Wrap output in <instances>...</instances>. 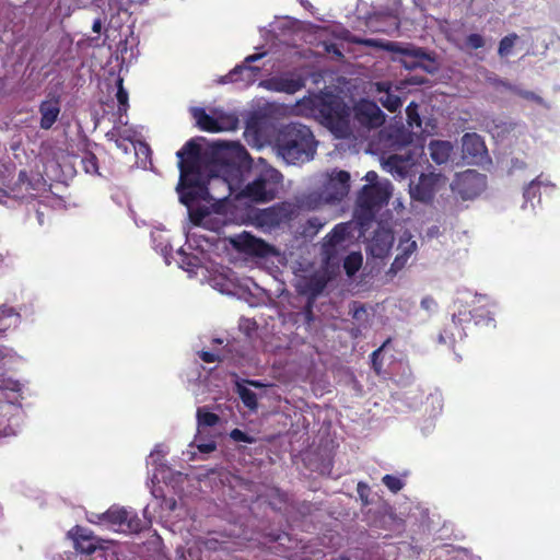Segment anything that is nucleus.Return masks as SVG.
<instances>
[{"instance_id": "59", "label": "nucleus", "mask_w": 560, "mask_h": 560, "mask_svg": "<svg viewBox=\"0 0 560 560\" xmlns=\"http://www.w3.org/2000/svg\"><path fill=\"white\" fill-rule=\"evenodd\" d=\"M341 560H349L348 558H342Z\"/></svg>"}, {"instance_id": "26", "label": "nucleus", "mask_w": 560, "mask_h": 560, "mask_svg": "<svg viewBox=\"0 0 560 560\" xmlns=\"http://www.w3.org/2000/svg\"><path fill=\"white\" fill-rule=\"evenodd\" d=\"M347 235V225L337 224L325 237V247H335L345 241Z\"/></svg>"}, {"instance_id": "8", "label": "nucleus", "mask_w": 560, "mask_h": 560, "mask_svg": "<svg viewBox=\"0 0 560 560\" xmlns=\"http://www.w3.org/2000/svg\"><path fill=\"white\" fill-rule=\"evenodd\" d=\"M349 172L342 170H334L330 174H328V178L325 182L318 198L328 203L339 202L349 194Z\"/></svg>"}, {"instance_id": "44", "label": "nucleus", "mask_w": 560, "mask_h": 560, "mask_svg": "<svg viewBox=\"0 0 560 560\" xmlns=\"http://www.w3.org/2000/svg\"><path fill=\"white\" fill-rule=\"evenodd\" d=\"M467 44L474 49H479L483 47L485 40L483 37L479 34H470L467 37Z\"/></svg>"}, {"instance_id": "20", "label": "nucleus", "mask_w": 560, "mask_h": 560, "mask_svg": "<svg viewBox=\"0 0 560 560\" xmlns=\"http://www.w3.org/2000/svg\"><path fill=\"white\" fill-rule=\"evenodd\" d=\"M462 148L465 156L478 158L486 152L483 139L477 133H465L462 138Z\"/></svg>"}, {"instance_id": "11", "label": "nucleus", "mask_w": 560, "mask_h": 560, "mask_svg": "<svg viewBox=\"0 0 560 560\" xmlns=\"http://www.w3.org/2000/svg\"><path fill=\"white\" fill-rule=\"evenodd\" d=\"M330 277L327 271H316L304 280L300 288V293L307 295L306 314L312 315V308L315 300L324 292Z\"/></svg>"}, {"instance_id": "41", "label": "nucleus", "mask_w": 560, "mask_h": 560, "mask_svg": "<svg viewBox=\"0 0 560 560\" xmlns=\"http://www.w3.org/2000/svg\"><path fill=\"white\" fill-rule=\"evenodd\" d=\"M350 314L352 318L361 320L366 315V308L363 304L354 301L350 306Z\"/></svg>"}, {"instance_id": "33", "label": "nucleus", "mask_w": 560, "mask_h": 560, "mask_svg": "<svg viewBox=\"0 0 560 560\" xmlns=\"http://www.w3.org/2000/svg\"><path fill=\"white\" fill-rule=\"evenodd\" d=\"M386 165L389 167L390 172H395L399 176H405L407 174L406 160L397 154L390 155L386 161Z\"/></svg>"}, {"instance_id": "36", "label": "nucleus", "mask_w": 560, "mask_h": 560, "mask_svg": "<svg viewBox=\"0 0 560 560\" xmlns=\"http://www.w3.org/2000/svg\"><path fill=\"white\" fill-rule=\"evenodd\" d=\"M516 39H517L516 34H510L508 36H504L500 40L499 49H498V54L500 55V57H508L511 54Z\"/></svg>"}, {"instance_id": "48", "label": "nucleus", "mask_w": 560, "mask_h": 560, "mask_svg": "<svg viewBox=\"0 0 560 560\" xmlns=\"http://www.w3.org/2000/svg\"><path fill=\"white\" fill-rule=\"evenodd\" d=\"M198 450L202 453H210L215 450V444L213 442L199 444Z\"/></svg>"}, {"instance_id": "3", "label": "nucleus", "mask_w": 560, "mask_h": 560, "mask_svg": "<svg viewBox=\"0 0 560 560\" xmlns=\"http://www.w3.org/2000/svg\"><path fill=\"white\" fill-rule=\"evenodd\" d=\"M316 144L312 130L300 122L283 125L275 139L279 155L291 164L312 160L316 152Z\"/></svg>"}, {"instance_id": "17", "label": "nucleus", "mask_w": 560, "mask_h": 560, "mask_svg": "<svg viewBox=\"0 0 560 560\" xmlns=\"http://www.w3.org/2000/svg\"><path fill=\"white\" fill-rule=\"evenodd\" d=\"M232 243L237 250L252 256L267 257L271 253V246L269 244L248 233L238 235Z\"/></svg>"}, {"instance_id": "52", "label": "nucleus", "mask_w": 560, "mask_h": 560, "mask_svg": "<svg viewBox=\"0 0 560 560\" xmlns=\"http://www.w3.org/2000/svg\"><path fill=\"white\" fill-rule=\"evenodd\" d=\"M317 199H318V198H317L316 196L310 195V196L307 197V202H306V203H307L310 207L315 208V207H316V205H317Z\"/></svg>"}, {"instance_id": "46", "label": "nucleus", "mask_w": 560, "mask_h": 560, "mask_svg": "<svg viewBox=\"0 0 560 560\" xmlns=\"http://www.w3.org/2000/svg\"><path fill=\"white\" fill-rule=\"evenodd\" d=\"M199 358L206 363H213L220 361V357L210 351H201Z\"/></svg>"}, {"instance_id": "57", "label": "nucleus", "mask_w": 560, "mask_h": 560, "mask_svg": "<svg viewBox=\"0 0 560 560\" xmlns=\"http://www.w3.org/2000/svg\"><path fill=\"white\" fill-rule=\"evenodd\" d=\"M365 43H366L368 45H371V46H375V45H376V43H375V42H373V40H366Z\"/></svg>"}, {"instance_id": "6", "label": "nucleus", "mask_w": 560, "mask_h": 560, "mask_svg": "<svg viewBox=\"0 0 560 560\" xmlns=\"http://www.w3.org/2000/svg\"><path fill=\"white\" fill-rule=\"evenodd\" d=\"M95 524L106 523L116 530L137 534L142 529V521L136 512L125 508L112 506L106 512L97 515Z\"/></svg>"}, {"instance_id": "23", "label": "nucleus", "mask_w": 560, "mask_h": 560, "mask_svg": "<svg viewBox=\"0 0 560 560\" xmlns=\"http://www.w3.org/2000/svg\"><path fill=\"white\" fill-rule=\"evenodd\" d=\"M192 117L195 118L197 126L208 132H219L222 130L219 121L210 116L205 108L194 107L191 109Z\"/></svg>"}, {"instance_id": "25", "label": "nucleus", "mask_w": 560, "mask_h": 560, "mask_svg": "<svg viewBox=\"0 0 560 560\" xmlns=\"http://www.w3.org/2000/svg\"><path fill=\"white\" fill-rule=\"evenodd\" d=\"M460 324L454 326L453 324L446 326L438 336V342L441 345L453 346L456 341V336L463 337L464 332L459 329Z\"/></svg>"}, {"instance_id": "55", "label": "nucleus", "mask_w": 560, "mask_h": 560, "mask_svg": "<svg viewBox=\"0 0 560 560\" xmlns=\"http://www.w3.org/2000/svg\"><path fill=\"white\" fill-rule=\"evenodd\" d=\"M140 148L143 149L145 152L150 151L149 147L144 143H140Z\"/></svg>"}, {"instance_id": "1", "label": "nucleus", "mask_w": 560, "mask_h": 560, "mask_svg": "<svg viewBox=\"0 0 560 560\" xmlns=\"http://www.w3.org/2000/svg\"><path fill=\"white\" fill-rule=\"evenodd\" d=\"M203 137L188 140L177 151L179 180L176 190L179 201L189 207L192 201H209L211 199L208 180L202 174V165L209 164L219 171L231 173L240 170L242 163L248 158V152L240 143L213 142L202 151Z\"/></svg>"}, {"instance_id": "18", "label": "nucleus", "mask_w": 560, "mask_h": 560, "mask_svg": "<svg viewBox=\"0 0 560 560\" xmlns=\"http://www.w3.org/2000/svg\"><path fill=\"white\" fill-rule=\"evenodd\" d=\"M60 97L57 95L50 98L44 100L39 104L40 121L39 126L42 129L48 130L57 121L60 114Z\"/></svg>"}, {"instance_id": "39", "label": "nucleus", "mask_w": 560, "mask_h": 560, "mask_svg": "<svg viewBox=\"0 0 560 560\" xmlns=\"http://www.w3.org/2000/svg\"><path fill=\"white\" fill-rule=\"evenodd\" d=\"M82 164L84 171L89 174H97L98 173V161L95 154L89 152L82 159Z\"/></svg>"}, {"instance_id": "12", "label": "nucleus", "mask_w": 560, "mask_h": 560, "mask_svg": "<svg viewBox=\"0 0 560 560\" xmlns=\"http://www.w3.org/2000/svg\"><path fill=\"white\" fill-rule=\"evenodd\" d=\"M355 120L368 128H378L385 122V115L373 101L362 100L353 108Z\"/></svg>"}, {"instance_id": "14", "label": "nucleus", "mask_w": 560, "mask_h": 560, "mask_svg": "<svg viewBox=\"0 0 560 560\" xmlns=\"http://www.w3.org/2000/svg\"><path fill=\"white\" fill-rule=\"evenodd\" d=\"M440 175L434 173L421 174L416 184L410 185V196L421 202H430L435 196Z\"/></svg>"}, {"instance_id": "42", "label": "nucleus", "mask_w": 560, "mask_h": 560, "mask_svg": "<svg viewBox=\"0 0 560 560\" xmlns=\"http://www.w3.org/2000/svg\"><path fill=\"white\" fill-rule=\"evenodd\" d=\"M230 436L235 442L253 443L255 441L252 436L240 429H233L230 433Z\"/></svg>"}, {"instance_id": "34", "label": "nucleus", "mask_w": 560, "mask_h": 560, "mask_svg": "<svg viewBox=\"0 0 560 560\" xmlns=\"http://www.w3.org/2000/svg\"><path fill=\"white\" fill-rule=\"evenodd\" d=\"M325 224L326 222L320 218L312 217L307 219L306 222L304 223L303 234L306 236H314L323 229Z\"/></svg>"}, {"instance_id": "49", "label": "nucleus", "mask_w": 560, "mask_h": 560, "mask_svg": "<svg viewBox=\"0 0 560 560\" xmlns=\"http://www.w3.org/2000/svg\"><path fill=\"white\" fill-rule=\"evenodd\" d=\"M434 305H435V301L431 296L423 298L422 301H421V306L424 310H430Z\"/></svg>"}, {"instance_id": "5", "label": "nucleus", "mask_w": 560, "mask_h": 560, "mask_svg": "<svg viewBox=\"0 0 560 560\" xmlns=\"http://www.w3.org/2000/svg\"><path fill=\"white\" fill-rule=\"evenodd\" d=\"M388 185L366 184L358 194L355 217L363 226L374 220L378 210L388 202Z\"/></svg>"}, {"instance_id": "2", "label": "nucleus", "mask_w": 560, "mask_h": 560, "mask_svg": "<svg viewBox=\"0 0 560 560\" xmlns=\"http://www.w3.org/2000/svg\"><path fill=\"white\" fill-rule=\"evenodd\" d=\"M312 116L337 139H347L352 133L351 108L334 93H320L303 100Z\"/></svg>"}, {"instance_id": "38", "label": "nucleus", "mask_w": 560, "mask_h": 560, "mask_svg": "<svg viewBox=\"0 0 560 560\" xmlns=\"http://www.w3.org/2000/svg\"><path fill=\"white\" fill-rule=\"evenodd\" d=\"M382 482L393 493H398L405 486L404 481L394 475H385L382 478Z\"/></svg>"}, {"instance_id": "28", "label": "nucleus", "mask_w": 560, "mask_h": 560, "mask_svg": "<svg viewBox=\"0 0 560 560\" xmlns=\"http://www.w3.org/2000/svg\"><path fill=\"white\" fill-rule=\"evenodd\" d=\"M494 84L497 86H503L506 90L512 91L513 93H515L516 95L521 96L522 98H525V100H528V101H534V102L539 103V104L542 102L541 97L538 96L537 94H535L534 92L526 91V90H521V89H518L516 86H513L511 83H509L506 81L495 80Z\"/></svg>"}, {"instance_id": "35", "label": "nucleus", "mask_w": 560, "mask_h": 560, "mask_svg": "<svg viewBox=\"0 0 560 560\" xmlns=\"http://www.w3.org/2000/svg\"><path fill=\"white\" fill-rule=\"evenodd\" d=\"M362 264V256L360 254H350L346 257L343 262V268L347 272V275L352 276L354 275L361 267Z\"/></svg>"}, {"instance_id": "27", "label": "nucleus", "mask_w": 560, "mask_h": 560, "mask_svg": "<svg viewBox=\"0 0 560 560\" xmlns=\"http://www.w3.org/2000/svg\"><path fill=\"white\" fill-rule=\"evenodd\" d=\"M219 421L220 417L217 413L209 411L206 407H199L197 409V422L199 429L214 427Z\"/></svg>"}, {"instance_id": "50", "label": "nucleus", "mask_w": 560, "mask_h": 560, "mask_svg": "<svg viewBox=\"0 0 560 560\" xmlns=\"http://www.w3.org/2000/svg\"><path fill=\"white\" fill-rule=\"evenodd\" d=\"M377 174L374 171H370L365 175V179L370 182V184H375L374 182L377 179Z\"/></svg>"}, {"instance_id": "15", "label": "nucleus", "mask_w": 560, "mask_h": 560, "mask_svg": "<svg viewBox=\"0 0 560 560\" xmlns=\"http://www.w3.org/2000/svg\"><path fill=\"white\" fill-rule=\"evenodd\" d=\"M386 49L401 55V65L408 70L423 68V62L431 60L422 48L401 47L397 43H388Z\"/></svg>"}, {"instance_id": "32", "label": "nucleus", "mask_w": 560, "mask_h": 560, "mask_svg": "<svg viewBox=\"0 0 560 560\" xmlns=\"http://www.w3.org/2000/svg\"><path fill=\"white\" fill-rule=\"evenodd\" d=\"M194 202L195 201H192L190 206L187 207L189 211V220L194 225L199 226L202 224L206 217L210 214V211L207 207L192 208Z\"/></svg>"}, {"instance_id": "47", "label": "nucleus", "mask_w": 560, "mask_h": 560, "mask_svg": "<svg viewBox=\"0 0 560 560\" xmlns=\"http://www.w3.org/2000/svg\"><path fill=\"white\" fill-rule=\"evenodd\" d=\"M537 187L534 185V183L529 184L523 192V196L526 201L532 200V198L536 197Z\"/></svg>"}, {"instance_id": "13", "label": "nucleus", "mask_w": 560, "mask_h": 560, "mask_svg": "<svg viewBox=\"0 0 560 560\" xmlns=\"http://www.w3.org/2000/svg\"><path fill=\"white\" fill-rule=\"evenodd\" d=\"M262 56V54H254L247 56L242 65L235 66L226 75L222 78V83H253L260 72V68L252 66L250 63L259 60Z\"/></svg>"}, {"instance_id": "56", "label": "nucleus", "mask_w": 560, "mask_h": 560, "mask_svg": "<svg viewBox=\"0 0 560 560\" xmlns=\"http://www.w3.org/2000/svg\"><path fill=\"white\" fill-rule=\"evenodd\" d=\"M97 515H98V514H93V517H94V518H92V517H91V518H89V521H90L91 523H95V522H97V521H98Z\"/></svg>"}, {"instance_id": "51", "label": "nucleus", "mask_w": 560, "mask_h": 560, "mask_svg": "<svg viewBox=\"0 0 560 560\" xmlns=\"http://www.w3.org/2000/svg\"><path fill=\"white\" fill-rule=\"evenodd\" d=\"M101 28H102V22L100 19H96L94 22H93V25H92V31L94 33H100L101 32Z\"/></svg>"}, {"instance_id": "37", "label": "nucleus", "mask_w": 560, "mask_h": 560, "mask_svg": "<svg viewBox=\"0 0 560 560\" xmlns=\"http://www.w3.org/2000/svg\"><path fill=\"white\" fill-rule=\"evenodd\" d=\"M399 253L407 258H410V256L416 252L417 249V242L411 240V236L408 235L407 237H401L399 245H398Z\"/></svg>"}, {"instance_id": "45", "label": "nucleus", "mask_w": 560, "mask_h": 560, "mask_svg": "<svg viewBox=\"0 0 560 560\" xmlns=\"http://www.w3.org/2000/svg\"><path fill=\"white\" fill-rule=\"evenodd\" d=\"M357 491H358V494H359L360 499L362 500L363 504L368 505L369 504V491H370L369 486L361 481L358 483Z\"/></svg>"}, {"instance_id": "58", "label": "nucleus", "mask_w": 560, "mask_h": 560, "mask_svg": "<svg viewBox=\"0 0 560 560\" xmlns=\"http://www.w3.org/2000/svg\"><path fill=\"white\" fill-rule=\"evenodd\" d=\"M252 385H255V386H258V383L256 382H250Z\"/></svg>"}, {"instance_id": "21", "label": "nucleus", "mask_w": 560, "mask_h": 560, "mask_svg": "<svg viewBox=\"0 0 560 560\" xmlns=\"http://www.w3.org/2000/svg\"><path fill=\"white\" fill-rule=\"evenodd\" d=\"M376 90L383 93L378 97V102L390 113H396L402 106L400 96L390 92V86L387 83L380 82L376 84Z\"/></svg>"}, {"instance_id": "16", "label": "nucleus", "mask_w": 560, "mask_h": 560, "mask_svg": "<svg viewBox=\"0 0 560 560\" xmlns=\"http://www.w3.org/2000/svg\"><path fill=\"white\" fill-rule=\"evenodd\" d=\"M305 85L303 77L295 73H285L272 77L266 81L268 90L279 93L294 94Z\"/></svg>"}, {"instance_id": "29", "label": "nucleus", "mask_w": 560, "mask_h": 560, "mask_svg": "<svg viewBox=\"0 0 560 560\" xmlns=\"http://www.w3.org/2000/svg\"><path fill=\"white\" fill-rule=\"evenodd\" d=\"M116 98L118 102V114L121 116L127 113L129 108V96L127 90L124 88V80L121 78L117 79V92Z\"/></svg>"}, {"instance_id": "22", "label": "nucleus", "mask_w": 560, "mask_h": 560, "mask_svg": "<svg viewBox=\"0 0 560 560\" xmlns=\"http://www.w3.org/2000/svg\"><path fill=\"white\" fill-rule=\"evenodd\" d=\"M453 145L446 140H432L429 143V152L433 162L441 165L448 161Z\"/></svg>"}, {"instance_id": "19", "label": "nucleus", "mask_w": 560, "mask_h": 560, "mask_svg": "<svg viewBox=\"0 0 560 560\" xmlns=\"http://www.w3.org/2000/svg\"><path fill=\"white\" fill-rule=\"evenodd\" d=\"M474 320L475 325H489L494 319L491 315V312L485 306L474 307L472 310L466 312L459 311L457 314H453L452 322L454 326L457 324H462L464 322Z\"/></svg>"}, {"instance_id": "43", "label": "nucleus", "mask_w": 560, "mask_h": 560, "mask_svg": "<svg viewBox=\"0 0 560 560\" xmlns=\"http://www.w3.org/2000/svg\"><path fill=\"white\" fill-rule=\"evenodd\" d=\"M408 259L409 258H407L406 256H404L399 253L395 257L394 261L392 262L389 271L393 273H397L399 270H401L406 266Z\"/></svg>"}, {"instance_id": "9", "label": "nucleus", "mask_w": 560, "mask_h": 560, "mask_svg": "<svg viewBox=\"0 0 560 560\" xmlns=\"http://www.w3.org/2000/svg\"><path fill=\"white\" fill-rule=\"evenodd\" d=\"M455 186L463 199H474L483 190L486 176L475 170H467L457 176Z\"/></svg>"}, {"instance_id": "10", "label": "nucleus", "mask_w": 560, "mask_h": 560, "mask_svg": "<svg viewBox=\"0 0 560 560\" xmlns=\"http://www.w3.org/2000/svg\"><path fill=\"white\" fill-rule=\"evenodd\" d=\"M69 536L72 537L74 542V549L84 555L96 553L94 560H103L105 558V551L100 546L98 540L88 529L77 525L70 532Z\"/></svg>"}, {"instance_id": "31", "label": "nucleus", "mask_w": 560, "mask_h": 560, "mask_svg": "<svg viewBox=\"0 0 560 560\" xmlns=\"http://www.w3.org/2000/svg\"><path fill=\"white\" fill-rule=\"evenodd\" d=\"M407 124L409 127H421L422 120L419 115V105L416 102H410L406 107Z\"/></svg>"}, {"instance_id": "40", "label": "nucleus", "mask_w": 560, "mask_h": 560, "mask_svg": "<svg viewBox=\"0 0 560 560\" xmlns=\"http://www.w3.org/2000/svg\"><path fill=\"white\" fill-rule=\"evenodd\" d=\"M390 342V338H388L387 340H385L383 342V345L377 348L376 350H374L372 353H371V362H372V366L373 369L375 370V372L377 374L381 373V370H382V362L378 360L380 358V354L381 352L385 349V347Z\"/></svg>"}, {"instance_id": "24", "label": "nucleus", "mask_w": 560, "mask_h": 560, "mask_svg": "<svg viewBox=\"0 0 560 560\" xmlns=\"http://www.w3.org/2000/svg\"><path fill=\"white\" fill-rule=\"evenodd\" d=\"M394 236L390 232L376 233L372 241V252L375 256H385L392 247Z\"/></svg>"}, {"instance_id": "4", "label": "nucleus", "mask_w": 560, "mask_h": 560, "mask_svg": "<svg viewBox=\"0 0 560 560\" xmlns=\"http://www.w3.org/2000/svg\"><path fill=\"white\" fill-rule=\"evenodd\" d=\"M261 164L255 178L242 190V195L254 202H269L273 200L282 185L283 176L275 167L259 159Z\"/></svg>"}, {"instance_id": "7", "label": "nucleus", "mask_w": 560, "mask_h": 560, "mask_svg": "<svg viewBox=\"0 0 560 560\" xmlns=\"http://www.w3.org/2000/svg\"><path fill=\"white\" fill-rule=\"evenodd\" d=\"M294 206L290 202H278L266 209H260L254 214L256 225L271 230L292 220Z\"/></svg>"}, {"instance_id": "53", "label": "nucleus", "mask_w": 560, "mask_h": 560, "mask_svg": "<svg viewBox=\"0 0 560 560\" xmlns=\"http://www.w3.org/2000/svg\"><path fill=\"white\" fill-rule=\"evenodd\" d=\"M116 145L121 149L124 152H128V147L125 145L124 141L122 140H116Z\"/></svg>"}, {"instance_id": "30", "label": "nucleus", "mask_w": 560, "mask_h": 560, "mask_svg": "<svg viewBox=\"0 0 560 560\" xmlns=\"http://www.w3.org/2000/svg\"><path fill=\"white\" fill-rule=\"evenodd\" d=\"M237 394H238L241 400L243 401V404L247 408H249L252 410L257 408L258 402H257V395L255 392H253L252 389H249L245 386L238 385Z\"/></svg>"}, {"instance_id": "54", "label": "nucleus", "mask_w": 560, "mask_h": 560, "mask_svg": "<svg viewBox=\"0 0 560 560\" xmlns=\"http://www.w3.org/2000/svg\"><path fill=\"white\" fill-rule=\"evenodd\" d=\"M27 177V174L25 171H21L20 174H19V180L20 182H24Z\"/></svg>"}]
</instances>
